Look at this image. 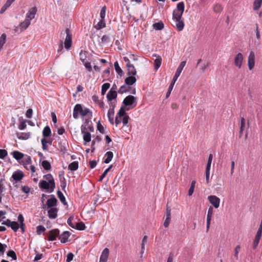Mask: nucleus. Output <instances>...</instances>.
I'll return each instance as SVG.
<instances>
[{
  "label": "nucleus",
  "instance_id": "nucleus-1",
  "mask_svg": "<svg viewBox=\"0 0 262 262\" xmlns=\"http://www.w3.org/2000/svg\"><path fill=\"white\" fill-rule=\"evenodd\" d=\"M39 187L42 189H45L47 192L51 193L55 188L54 179L51 174H47L43 176V180L39 182Z\"/></svg>",
  "mask_w": 262,
  "mask_h": 262
},
{
  "label": "nucleus",
  "instance_id": "nucleus-2",
  "mask_svg": "<svg viewBox=\"0 0 262 262\" xmlns=\"http://www.w3.org/2000/svg\"><path fill=\"white\" fill-rule=\"evenodd\" d=\"M79 115L82 117L87 116L89 119H91L93 116L92 111L88 108L82 107L81 104H77L73 109V116L74 119H77Z\"/></svg>",
  "mask_w": 262,
  "mask_h": 262
},
{
  "label": "nucleus",
  "instance_id": "nucleus-3",
  "mask_svg": "<svg viewBox=\"0 0 262 262\" xmlns=\"http://www.w3.org/2000/svg\"><path fill=\"white\" fill-rule=\"evenodd\" d=\"M185 64H186V61H182L180 63L179 67H178L177 71L175 73V74L172 78V80L171 83L170 84L168 89V91L166 93V97L167 98L169 96V95L171 93V92L173 89V87L174 86V84L176 81H177V80L178 79V77L180 76Z\"/></svg>",
  "mask_w": 262,
  "mask_h": 262
},
{
  "label": "nucleus",
  "instance_id": "nucleus-4",
  "mask_svg": "<svg viewBox=\"0 0 262 262\" xmlns=\"http://www.w3.org/2000/svg\"><path fill=\"white\" fill-rule=\"evenodd\" d=\"M184 9L185 5L184 2H181L177 4L176 9L173 11L172 13V19L174 21H178L182 19Z\"/></svg>",
  "mask_w": 262,
  "mask_h": 262
},
{
  "label": "nucleus",
  "instance_id": "nucleus-5",
  "mask_svg": "<svg viewBox=\"0 0 262 262\" xmlns=\"http://www.w3.org/2000/svg\"><path fill=\"white\" fill-rule=\"evenodd\" d=\"M31 158L30 156L26 155L22 160V164L24 167L27 170H31L32 172V177L34 176L33 173L35 172V167L34 165H31Z\"/></svg>",
  "mask_w": 262,
  "mask_h": 262
},
{
  "label": "nucleus",
  "instance_id": "nucleus-6",
  "mask_svg": "<svg viewBox=\"0 0 262 262\" xmlns=\"http://www.w3.org/2000/svg\"><path fill=\"white\" fill-rule=\"evenodd\" d=\"M136 97L132 95H128L124 98L123 103L126 106H130L133 105L132 107H134L137 105V102L136 101Z\"/></svg>",
  "mask_w": 262,
  "mask_h": 262
},
{
  "label": "nucleus",
  "instance_id": "nucleus-7",
  "mask_svg": "<svg viewBox=\"0 0 262 262\" xmlns=\"http://www.w3.org/2000/svg\"><path fill=\"white\" fill-rule=\"evenodd\" d=\"M66 37L64 40V47L67 50L70 49L72 45V34L69 29L66 30Z\"/></svg>",
  "mask_w": 262,
  "mask_h": 262
},
{
  "label": "nucleus",
  "instance_id": "nucleus-8",
  "mask_svg": "<svg viewBox=\"0 0 262 262\" xmlns=\"http://www.w3.org/2000/svg\"><path fill=\"white\" fill-rule=\"evenodd\" d=\"M208 200L215 208H218L219 207L220 204V199L216 195H211L208 196Z\"/></svg>",
  "mask_w": 262,
  "mask_h": 262
},
{
  "label": "nucleus",
  "instance_id": "nucleus-9",
  "mask_svg": "<svg viewBox=\"0 0 262 262\" xmlns=\"http://www.w3.org/2000/svg\"><path fill=\"white\" fill-rule=\"evenodd\" d=\"M165 217V219L163 225L165 228H167L168 227L171 220V209L170 207H168V205L166 206Z\"/></svg>",
  "mask_w": 262,
  "mask_h": 262
},
{
  "label": "nucleus",
  "instance_id": "nucleus-10",
  "mask_svg": "<svg viewBox=\"0 0 262 262\" xmlns=\"http://www.w3.org/2000/svg\"><path fill=\"white\" fill-rule=\"evenodd\" d=\"M244 57L242 53L237 54L234 59V64L238 69H241L242 66Z\"/></svg>",
  "mask_w": 262,
  "mask_h": 262
},
{
  "label": "nucleus",
  "instance_id": "nucleus-11",
  "mask_svg": "<svg viewBox=\"0 0 262 262\" xmlns=\"http://www.w3.org/2000/svg\"><path fill=\"white\" fill-rule=\"evenodd\" d=\"M255 65V54L253 51H251L248 58V66L249 69L252 70Z\"/></svg>",
  "mask_w": 262,
  "mask_h": 262
},
{
  "label": "nucleus",
  "instance_id": "nucleus-12",
  "mask_svg": "<svg viewBox=\"0 0 262 262\" xmlns=\"http://www.w3.org/2000/svg\"><path fill=\"white\" fill-rule=\"evenodd\" d=\"M81 132L83 134V139L84 141L85 142L84 144L86 145L87 142H90L91 140V134L85 131V127H84V125H82L81 127Z\"/></svg>",
  "mask_w": 262,
  "mask_h": 262
},
{
  "label": "nucleus",
  "instance_id": "nucleus-13",
  "mask_svg": "<svg viewBox=\"0 0 262 262\" xmlns=\"http://www.w3.org/2000/svg\"><path fill=\"white\" fill-rule=\"evenodd\" d=\"M213 213V209L212 207H210L208 208L207 214V222H206V231H208L210 225L211 223V221L212 220V215Z\"/></svg>",
  "mask_w": 262,
  "mask_h": 262
},
{
  "label": "nucleus",
  "instance_id": "nucleus-14",
  "mask_svg": "<svg viewBox=\"0 0 262 262\" xmlns=\"http://www.w3.org/2000/svg\"><path fill=\"white\" fill-rule=\"evenodd\" d=\"M37 11V10L35 7L30 8L26 14V18H28L31 21V20L34 18Z\"/></svg>",
  "mask_w": 262,
  "mask_h": 262
},
{
  "label": "nucleus",
  "instance_id": "nucleus-15",
  "mask_svg": "<svg viewBox=\"0 0 262 262\" xmlns=\"http://www.w3.org/2000/svg\"><path fill=\"white\" fill-rule=\"evenodd\" d=\"M59 234V230L58 229H54L49 231L48 240L53 241L56 239V237Z\"/></svg>",
  "mask_w": 262,
  "mask_h": 262
},
{
  "label": "nucleus",
  "instance_id": "nucleus-16",
  "mask_svg": "<svg viewBox=\"0 0 262 262\" xmlns=\"http://www.w3.org/2000/svg\"><path fill=\"white\" fill-rule=\"evenodd\" d=\"M31 21L28 18H26L24 21L20 23L19 26L16 28V29L20 30V32L25 30L30 25Z\"/></svg>",
  "mask_w": 262,
  "mask_h": 262
},
{
  "label": "nucleus",
  "instance_id": "nucleus-17",
  "mask_svg": "<svg viewBox=\"0 0 262 262\" xmlns=\"http://www.w3.org/2000/svg\"><path fill=\"white\" fill-rule=\"evenodd\" d=\"M48 215L50 219H55L57 216L58 209L56 208H48Z\"/></svg>",
  "mask_w": 262,
  "mask_h": 262
},
{
  "label": "nucleus",
  "instance_id": "nucleus-18",
  "mask_svg": "<svg viewBox=\"0 0 262 262\" xmlns=\"http://www.w3.org/2000/svg\"><path fill=\"white\" fill-rule=\"evenodd\" d=\"M57 200L54 195H52L50 199H48L47 201L46 205L47 208H54L57 204Z\"/></svg>",
  "mask_w": 262,
  "mask_h": 262
},
{
  "label": "nucleus",
  "instance_id": "nucleus-19",
  "mask_svg": "<svg viewBox=\"0 0 262 262\" xmlns=\"http://www.w3.org/2000/svg\"><path fill=\"white\" fill-rule=\"evenodd\" d=\"M24 177L23 172L20 170H17L13 172L12 178L16 182L20 181Z\"/></svg>",
  "mask_w": 262,
  "mask_h": 262
},
{
  "label": "nucleus",
  "instance_id": "nucleus-20",
  "mask_svg": "<svg viewBox=\"0 0 262 262\" xmlns=\"http://www.w3.org/2000/svg\"><path fill=\"white\" fill-rule=\"evenodd\" d=\"M71 233L69 231H64L59 237V240L61 243H66L68 241V239Z\"/></svg>",
  "mask_w": 262,
  "mask_h": 262
},
{
  "label": "nucleus",
  "instance_id": "nucleus-21",
  "mask_svg": "<svg viewBox=\"0 0 262 262\" xmlns=\"http://www.w3.org/2000/svg\"><path fill=\"white\" fill-rule=\"evenodd\" d=\"M78 221L77 217L74 215H71L67 220V224L72 228L74 229Z\"/></svg>",
  "mask_w": 262,
  "mask_h": 262
},
{
  "label": "nucleus",
  "instance_id": "nucleus-22",
  "mask_svg": "<svg viewBox=\"0 0 262 262\" xmlns=\"http://www.w3.org/2000/svg\"><path fill=\"white\" fill-rule=\"evenodd\" d=\"M153 56L156 57V59L154 60V68L156 70H158L161 66L162 58L157 54H154Z\"/></svg>",
  "mask_w": 262,
  "mask_h": 262
},
{
  "label": "nucleus",
  "instance_id": "nucleus-23",
  "mask_svg": "<svg viewBox=\"0 0 262 262\" xmlns=\"http://www.w3.org/2000/svg\"><path fill=\"white\" fill-rule=\"evenodd\" d=\"M129 76L125 78V83L128 85L131 86L136 82V78L133 75H128Z\"/></svg>",
  "mask_w": 262,
  "mask_h": 262
},
{
  "label": "nucleus",
  "instance_id": "nucleus-24",
  "mask_svg": "<svg viewBox=\"0 0 262 262\" xmlns=\"http://www.w3.org/2000/svg\"><path fill=\"white\" fill-rule=\"evenodd\" d=\"M114 154L112 151H107L104 155V163L106 164L109 163L112 160Z\"/></svg>",
  "mask_w": 262,
  "mask_h": 262
},
{
  "label": "nucleus",
  "instance_id": "nucleus-25",
  "mask_svg": "<svg viewBox=\"0 0 262 262\" xmlns=\"http://www.w3.org/2000/svg\"><path fill=\"white\" fill-rule=\"evenodd\" d=\"M114 108L115 104L114 105L113 108H110L107 112V117L110 122L112 124H114Z\"/></svg>",
  "mask_w": 262,
  "mask_h": 262
},
{
  "label": "nucleus",
  "instance_id": "nucleus-26",
  "mask_svg": "<svg viewBox=\"0 0 262 262\" xmlns=\"http://www.w3.org/2000/svg\"><path fill=\"white\" fill-rule=\"evenodd\" d=\"M11 154L13 156V157L17 161L24 158V155L17 150L13 151Z\"/></svg>",
  "mask_w": 262,
  "mask_h": 262
},
{
  "label": "nucleus",
  "instance_id": "nucleus-27",
  "mask_svg": "<svg viewBox=\"0 0 262 262\" xmlns=\"http://www.w3.org/2000/svg\"><path fill=\"white\" fill-rule=\"evenodd\" d=\"M110 250L107 248H104L100 255V259L102 260H108V257L109 255Z\"/></svg>",
  "mask_w": 262,
  "mask_h": 262
},
{
  "label": "nucleus",
  "instance_id": "nucleus-28",
  "mask_svg": "<svg viewBox=\"0 0 262 262\" xmlns=\"http://www.w3.org/2000/svg\"><path fill=\"white\" fill-rule=\"evenodd\" d=\"M51 135V130L50 127L47 125L42 130V136L43 137V138H46L50 137Z\"/></svg>",
  "mask_w": 262,
  "mask_h": 262
},
{
  "label": "nucleus",
  "instance_id": "nucleus-29",
  "mask_svg": "<svg viewBox=\"0 0 262 262\" xmlns=\"http://www.w3.org/2000/svg\"><path fill=\"white\" fill-rule=\"evenodd\" d=\"M117 97V92H113V91H109L106 95V98L108 101H112L116 99Z\"/></svg>",
  "mask_w": 262,
  "mask_h": 262
},
{
  "label": "nucleus",
  "instance_id": "nucleus-30",
  "mask_svg": "<svg viewBox=\"0 0 262 262\" xmlns=\"http://www.w3.org/2000/svg\"><path fill=\"white\" fill-rule=\"evenodd\" d=\"M127 70V75L134 76L136 74V70L133 64L127 65L126 67Z\"/></svg>",
  "mask_w": 262,
  "mask_h": 262
},
{
  "label": "nucleus",
  "instance_id": "nucleus-31",
  "mask_svg": "<svg viewBox=\"0 0 262 262\" xmlns=\"http://www.w3.org/2000/svg\"><path fill=\"white\" fill-rule=\"evenodd\" d=\"M176 22V26L177 29L179 31H181L183 30L184 28V22L182 19H180L178 21H174Z\"/></svg>",
  "mask_w": 262,
  "mask_h": 262
},
{
  "label": "nucleus",
  "instance_id": "nucleus-32",
  "mask_svg": "<svg viewBox=\"0 0 262 262\" xmlns=\"http://www.w3.org/2000/svg\"><path fill=\"white\" fill-rule=\"evenodd\" d=\"M164 24L162 21L154 23L152 25L153 28L155 30H161L164 28Z\"/></svg>",
  "mask_w": 262,
  "mask_h": 262
},
{
  "label": "nucleus",
  "instance_id": "nucleus-33",
  "mask_svg": "<svg viewBox=\"0 0 262 262\" xmlns=\"http://www.w3.org/2000/svg\"><path fill=\"white\" fill-rule=\"evenodd\" d=\"M129 88H130V86L125 83L119 88L118 93L122 94L126 92H128L129 91Z\"/></svg>",
  "mask_w": 262,
  "mask_h": 262
},
{
  "label": "nucleus",
  "instance_id": "nucleus-34",
  "mask_svg": "<svg viewBox=\"0 0 262 262\" xmlns=\"http://www.w3.org/2000/svg\"><path fill=\"white\" fill-rule=\"evenodd\" d=\"M78 168V162L74 161L69 165L68 168L71 171H75Z\"/></svg>",
  "mask_w": 262,
  "mask_h": 262
},
{
  "label": "nucleus",
  "instance_id": "nucleus-35",
  "mask_svg": "<svg viewBox=\"0 0 262 262\" xmlns=\"http://www.w3.org/2000/svg\"><path fill=\"white\" fill-rule=\"evenodd\" d=\"M57 195H58V197L60 201H61V202L64 205H67V202L66 201V198H65L63 194L62 193V192L61 191L58 190L57 191Z\"/></svg>",
  "mask_w": 262,
  "mask_h": 262
},
{
  "label": "nucleus",
  "instance_id": "nucleus-36",
  "mask_svg": "<svg viewBox=\"0 0 262 262\" xmlns=\"http://www.w3.org/2000/svg\"><path fill=\"white\" fill-rule=\"evenodd\" d=\"M30 136V133H18L17 134V137L19 139L26 140L28 139Z\"/></svg>",
  "mask_w": 262,
  "mask_h": 262
},
{
  "label": "nucleus",
  "instance_id": "nucleus-37",
  "mask_svg": "<svg viewBox=\"0 0 262 262\" xmlns=\"http://www.w3.org/2000/svg\"><path fill=\"white\" fill-rule=\"evenodd\" d=\"M105 27V23L104 19H101L95 26L96 30H100Z\"/></svg>",
  "mask_w": 262,
  "mask_h": 262
},
{
  "label": "nucleus",
  "instance_id": "nucleus-38",
  "mask_svg": "<svg viewBox=\"0 0 262 262\" xmlns=\"http://www.w3.org/2000/svg\"><path fill=\"white\" fill-rule=\"evenodd\" d=\"M85 227H86L83 222H79V223L77 222L74 229L78 230H84L85 229Z\"/></svg>",
  "mask_w": 262,
  "mask_h": 262
},
{
  "label": "nucleus",
  "instance_id": "nucleus-39",
  "mask_svg": "<svg viewBox=\"0 0 262 262\" xmlns=\"http://www.w3.org/2000/svg\"><path fill=\"white\" fill-rule=\"evenodd\" d=\"M9 227H10L14 232H16L19 228V225L17 222L12 221Z\"/></svg>",
  "mask_w": 262,
  "mask_h": 262
},
{
  "label": "nucleus",
  "instance_id": "nucleus-40",
  "mask_svg": "<svg viewBox=\"0 0 262 262\" xmlns=\"http://www.w3.org/2000/svg\"><path fill=\"white\" fill-rule=\"evenodd\" d=\"M262 0H255L253 5V8L254 10H257L261 6Z\"/></svg>",
  "mask_w": 262,
  "mask_h": 262
},
{
  "label": "nucleus",
  "instance_id": "nucleus-41",
  "mask_svg": "<svg viewBox=\"0 0 262 262\" xmlns=\"http://www.w3.org/2000/svg\"><path fill=\"white\" fill-rule=\"evenodd\" d=\"M41 166L46 170H49L51 168L50 162L47 160H44L41 162Z\"/></svg>",
  "mask_w": 262,
  "mask_h": 262
},
{
  "label": "nucleus",
  "instance_id": "nucleus-42",
  "mask_svg": "<svg viewBox=\"0 0 262 262\" xmlns=\"http://www.w3.org/2000/svg\"><path fill=\"white\" fill-rule=\"evenodd\" d=\"M114 67L116 73L120 76H121L123 73V71L121 68L120 67L118 61H116L114 63Z\"/></svg>",
  "mask_w": 262,
  "mask_h": 262
},
{
  "label": "nucleus",
  "instance_id": "nucleus-43",
  "mask_svg": "<svg viewBox=\"0 0 262 262\" xmlns=\"http://www.w3.org/2000/svg\"><path fill=\"white\" fill-rule=\"evenodd\" d=\"M12 3L8 1H7L5 5L1 8L0 10V13H4L5 11L11 6Z\"/></svg>",
  "mask_w": 262,
  "mask_h": 262
},
{
  "label": "nucleus",
  "instance_id": "nucleus-44",
  "mask_svg": "<svg viewBox=\"0 0 262 262\" xmlns=\"http://www.w3.org/2000/svg\"><path fill=\"white\" fill-rule=\"evenodd\" d=\"M110 84L109 83H105L102 84L101 87V94L104 95L107 90L110 88Z\"/></svg>",
  "mask_w": 262,
  "mask_h": 262
},
{
  "label": "nucleus",
  "instance_id": "nucleus-45",
  "mask_svg": "<svg viewBox=\"0 0 262 262\" xmlns=\"http://www.w3.org/2000/svg\"><path fill=\"white\" fill-rule=\"evenodd\" d=\"M195 184H196V181L195 180L192 181V182L191 183L190 187L188 190V195L189 196H191L192 195V194L194 192Z\"/></svg>",
  "mask_w": 262,
  "mask_h": 262
},
{
  "label": "nucleus",
  "instance_id": "nucleus-46",
  "mask_svg": "<svg viewBox=\"0 0 262 262\" xmlns=\"http://www.w3.org/2000/svg\"><path fill=\"white\" fill-rule=\"evenodd\" d=\"M6 41V35L2 34L0 37V51H1Z\"/></svg>",
  "mask_w": 262,
  "mask_h": 262
},
{
  "label": "nucleus",
  "instance_id": "nucleus-47",
  "mask_svg": "<svg viewBox=\"0 0 262 262\" xmlns=\"http://www.w3.org/2000/svg\"><path fill=\"white\" fill-rule=\"evenodd\" d=\"M41 143L42 144V148L43 150H48V146L47 144L48 143V140L46 139V138H42L41 140Z\"/></svg>",
  "mask_w": 262,
  "mask_h": 262
},
{
  "label": "nucleus",
  "instance_id": "nucleus-48",
  "mask_svg": "<svg viewBox=\"0 0 262 262\" xmlns=\"http://www.w3.org/2000/svg\"><path fill=\"white\" fill-rule=\"evenodd\" d=\"M129 119V117L128 115H126L123 117H122V122L123 123V127H128L127 124Z\"/></svg>",
  "mask_w": 262,
  "mask_h": 262
},
{
  "label": "nucleus",
  "instance_id": "nucleus-49",
  "mask_svg": "<svg viewBox=\"0 0 262 262\" xmlns=\"http://www.w3.org/2000/svg\"><path fill=\"white\" fill-rule=\"evenodd\" d=\"M126 115V112H125V109L123 107H121L120 108L119 112L117 113L116 116L122 118V117H124Z\"/></svg>",
  "mask_w": 262,
  "mask_h": 262
},
{
  "label": "nucleus",
  "instance_id": "nucleus-50",
  "mask_svg": "<svg viewBox=\"0 0 262 262\" xmlns=\"http://www.w3.org/2000/svg\"><path fill=\"white\" fill-rule=\"evenodd\" d=\"M112 165H110L107 168H106L104 171L102 173V174L100 176L99 181H102L103 179L105 178L107 172L110 170V169L112 167Z\"/></svg>",
  "mask_w": 262,
  "mask_h": 262
},
{
  "label": "nucleus",
  "instance_id": "nucleus-51",
  "mask_svg": "<svg viewBox=\"0 0 262 262\" xmlns=\"http://www.w3.org/2000/svg\"><path fill=\"white\" fill-rule=\"evenodd\" d=\"M101 140V138L99 136H96L92 141V146H91V148H92V152H94V150H95V147H94V145L95 144V143L96 142H100Z\"/></svg>",
  "mask_w": 262,
  "mask_h": 262
},
{
  "label": "nucleus",
  "instance_id": "nucleus-52",
  "mask_svg": "<svg viewBox=\"0 0 262 262\" xmlns=\"http://www.w3.org/2000/svg\"><path fill=\"white\" fill-rule=\"evenodd\" d=\"M46 231L45 227L42 225H38L36 227V233L38 235H40L42 232Z\"/></svg>",
  "mask_w": 262,
  "mask_h": 262
},
{
  "label": "nucleus",
  "instance_id": "nucleus-53",
  "mask_svg": "<svg viewBox=\"0 0 262 262\" xmlns=\"http://www.w3.org/2000/svg\"><path fill=\"white\" fill-rule=\"evenodd\" d=\"M210 65V63L208 61L204 62L201 66L200 68V70H201L203 72H204Z\"/></svg>",
  "mask_w": 262,
  "mask_h": 262
},
{
  "label": "nucleus",
  "instance_id": "nucleus-54",
  "mask_svg": "<svg viewBox=\"0 0 262 262\" xmlns=\"http://www.w3.org/2000/svg\"><path fill=\"white\" fill-rule=\"evenodd\" d=\"M147 241V236L146 235H144L142 241L141 251L142 253L144 252V250L145 249V245L146 244Z\"/></svg>",
  "mask_w": 262,
  "mask_h": 262
},
{
  "label": "nucleus",
  "instance_id": "nucleus-55",
  "mask_svg": "<svg viewBox=\"0 0 262 262\" xmlns=\"http://www.w3.org/2000/svg\"><path fill=\"white\" fill-rule=\"evenodd\" d=\"M7 255L10 257H11L13 259L16 260L17 258L16 255L14 251L13 250H9L7 252Z\"/></svg>",
  "mask_w": 262,
  "mask_h": 262
},
{
  "label": "nucleus",
  "instance_id": "nucleus-56",
  "mask_svg": "<svg viewBox=\"0 0 262 262\" xmlns=\"http://www.w3.org/2000/svg\"><path fill=\"white\" fill-rule=\"evenodd\" d=\"M106 8L105 6H103L100 11V16L102 19H104L105 17V13H106Z\"/></svg>",
  "mask_w": 262,
  "mask_h": 262
},
{
  "label": "nucleus",
  "instance_id": "nucleus-57",
  "mask_svg": "<svg viewBox=\"0 0 262 262\" xmlns=\"http://www.w3.org/2000/svg\"><path fill=\"white\" fill-rule=\"evenodd\" d=\"M241 247L239 245H237L234 250V256L236 259L238 258V253L240 251Z\"/></svg>",
  "mask_w": 262,
  "mask_h": 262
},
{
  "label": "nucleus",
  "instance_id": "nucleus-58",
  "mask_svg": "<svg viewBox=\"0 0 262 262\" xmlns=\"http://www.w3.org/2000/svg\"><path fill=\"white\" fill-rule=\"evenodd\" d=\"M245 120L243 117L241 118L240 132H239L240 136H242V132H243L244 127H245Z\"/></svg>",
  "mask_w": 262,
  "mask_h": 262
},
{
  "label": "nucleus",
  "instance_id": "nucleus-59",
  "mask_svg": "<svg viewBox=\"0 0 262 262\" xmlns=\"http://www.w3.org/2000/svg\"><path fill=\"white\" fill-rule=\"evenodd\" d=\"M74 254L72 252H69L67 255L66 262H71L74 258Z\"/></svg>",
  "mask_w": 262,
  "mask_h": 262
},
{
  "label": "nucleus",
  "instance_id": "nucleus-60",
  "mask_svg": "<svg viewBox=\"0 0 262 262\" xmlns=\"http://www.w3.org/2000/svg\"><path fill=\"white\" fill-rule=\"evenodd\" d=\"M7 155V151L5 149H0V159H4Z\"/></svg>",
  "mask_w": 262,
  "mask_h": 262
},
{
  "label": "nucleus",
  "instance_id": "nucleus-61",
  "mask_svg": "<svg viewBox=\"0 0 262 262\" xmlns=\"http://www.w3.org/2000/svg\"><path fill=\"white\" fill-rule=\"evenodd\" d=\"M7 245L0 242V254H3L6 250Z\"/></svg>",
  "mask_w": 262,
  "mask_h": 262
},
{
  "label": "nucleus",
  "instance_id": "nucleus-62",
  "mask_svg": "<svg viewBox=\"0 0 262 262\" xmlns=\"http://www.w3.org/2000/svg\"><path fill=\"white\" fill-rule=\"evenodd\" d=\"M26 122L24 121H20L18 125V128L20 130H23L26 127Z\"/></svg>",
  "mask_w": 262,
  "mask_h": 262
},
{
  "label": "nucleus",
  "instance_id": "nucleus-63",
  "mask_svg": "<svg viewBox=\"0 0 262 262\" xmlns=\"http://www.w3.org/2000/svg\"><path fill=\"white\" fill-rule=\"evenodd\" d=\"M97 129L101 133H104V130L103 126L100 123L99 121L97 123Z\"/></svg>",
  "mask_w": 262,
  "mask_h": 262
},
{
  "label": "nucleus",
  "instance_id": "nucleus-64",
  "mask_svg": "<svg viewBox=\"0 0 262 262\" xmlns=\"http://www.w3.org/2000/svg\"><path fill=\"white\" fill-rule=\"evenodd\" d=\"M33 114V110L31 108H29L26 113V116L28 118H31Z\"/></svg>",
  "mask_w": 262,
  "mask_h": 262
}]
</instances>
